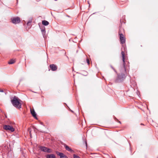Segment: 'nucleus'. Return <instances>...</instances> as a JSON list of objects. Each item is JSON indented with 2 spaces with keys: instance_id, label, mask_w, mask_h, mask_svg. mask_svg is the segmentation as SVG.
I'll list each match as a JSON object with an SVG mask.
<instances>
[{
  "instance_id": "1",
  "label": "nucleus",
  "mask_w": 158,
  "mask_h": 158,
  "mask_svg": "<svg viewBox=\"0 0 158 158\" xmlns=\"http://www.w3.org/2000/svg\"><path fill=\"white\" fill-rule=\"evenodd\" d=\"M22 101L18 97L14 96L11 100V102L13 106L19 109L21 108Z\"/></svg>"
},
{
  "instance_id": "2",
  "label": "nucleus",
  "mask_w": 158,
  "mask_h": 158,
  "mask_svg": "<svg viewBox=\"0 0 158 158\" xmlns=\"http://www.w3.org/2000/svg\"><path fill=\"white\" fill-rule=\"evenodd\" d=\"M3 128L6 130L12 132L15 131V129L13 127L10 125H5L3 126Z\"/></svg>"
},
{
  "instance_id": "3",
  "label": "nucleus",
  "mask_w": 158,
  "mask_h": 158,
  "mask_svg": "<svg viewBox=\"0 0 158 158\" xmlns=\"http://www.w3.org/2000/svg\"><path fill=\"white\" fill-rule=\"evenodd\" d=\"M40 148L43 152H47L48 153H51L52 152L51 150L48 148L45 147L40 146Z\"/></svg>"
},
{
  "instance_id": "4",
  "label": "nucleus",
  "mask_w": 158,
  "mask_h": 158,
  "mask_svg": "<svg viewBox=\"0 0 158 158\" xmlns=\"http://www.w3.org/2000/svg\"><path fill=\"white\" fill-rule=\"evenodd\" d=\"M120 40L121 44H123L125 42V39L122 33H119Z\"/></svg>"
},
{
  "instance_id": "5",
  "label": "nucleus",
  "mask_w": 158,
  "mask_h": 158,
  "mask_svg": "<svg viewBox=\"0 0 158 158\" xmlns=\"http://www.w3.org/2000/svg\"><path fill=\"white\" fill-rule=\"evenodd\" d=\"M20 18L19 17L14 18L12 19V22L13 23H18L20 22Z\"/></svg>"
},
{
  "instance_id": "6",
  "label": "nucleus",
  "mask_w": 158,
  "mask_h": 158,
  "mask_svg": "<svg viewBox=\"0 0 158 158\" xmlns=\"http://www.w3.org/2000/svg\"><path fill=\"white\" fill-rule=\"evenodd\" d=\"M121 54L122 55V60L123 62V67L125 68V54L123 51L121 52Z\"/></svg>"
},
{
  "instance_id": "7",
  "label": "nucleus",
  "mask_w": 158,
  "mask_h": 158,
  "mask_svg": "<svg viewBox=\"0 0 158 158\" xmlns=\"http://www.w3.org/2000/svg\"><path fill=\"white\" fill-rule=\"evenodd\" d=\"M50 68L53 71H55L57 70V66L54 64H52L50 65Z\"/></svg>"
},
{
  "instance_id": "8",
  "label": "nucleus",
  "mask_w": 158,
  "mask_h": 158,
  "mask_svg": "<svg viewBox=\"0 0 158 158\" xmlns=\"http://www.w3.org/2000/svg\"><path fill=\"white\" fill-rule=\"evenodd\" d=\"M31 112L33 117L35 118H37L36 114L34 110L31 109Z\"/></svg>"
},
{
  "instance_id": "9",
  "label": "nucleus",
  "mask_w": 158,
  "mask_h": 158,
  "mask_svg": "<svg viewBox=\"0 0 158 158\" xmlns=\"http://www.w3.org/2000/svg\"><path fill=\"white\" fill-rule=\"evenodd\" d=\"M58 155L60 156V158H68L62 153L59 152Z\"/></svg>"
},
{
  "instance_id": "10",
  "label": "nucleus",
  "mask_w": 158,
  "mask_h": 158,
  "mask_svg": "<svg viewBox=\"0 0 158 158\" xmlns=\"http://www.w3.org/2000/svg\"><path fill=\"white\" fill-rule=\"evenodd\" d=\"M47 158H56L55 156L53 154L48 155L47 156Z\"/></svg>"
},
{
  "instance_id": "11",
  "label": "nucleus",
  "mask_w": 158,
  "mask_h": 158,
  "mask_svg": "<svg viewBox=\"0 0 158 158\" xmlns=\"http://www.w3.org/2000/svg\"><path fill=\"white\" fill-rule=\"evenodd\" d=\"M64 147H65L67 151L71 152H72L73 151V150L71 148H70L68 146H67V145H64Z\"/></svg>"
},
{
  "instance_id": "12",
  "label": "nucleus",
  "mask_w": 158,
  "mask_h": 158,
  "mask_svg": "<svg viewBox=\"0 0 158 158\" xmlns=\"http://www.w3.org/2000/svg\"><path fill=\"white\" fill-rule=\"evenodd\" d=\"M41 30L42 33L43 35V37L44 38V35L45 33V28L44 27L43 28H41Z\"/></svg>"
},
{
  "instance_id": "13",
  "label": "nucleus",
  "mask_w": 158,
  "mask_h": 158,
  "mask_svg": "<svg viewBox=\"0 0 158 158\" xmlns=\"http://www.w3.org/2000/svg\"><path fill=\"white\" fill-rule=\"evenodd\" d=\"M42 24L45 26H47L49 24V22L46 20H43L42 21Z\"/></svg>"
},
{
  "instance_id": "14",
  "label": "nucleus",
  "mask_w": 158,
  "mask_h": 158,
  "mask_svg": "<svg viewBox=\"0 0 158 158\" xmlns=\"http://www.w3.org/2000/svg\"><path fill=\"white\" fill-rule=\"evenodd\" d=\"M15 62V60L13 59L10 60L8 62V64H14Z\"/></svg>"
},
{
  "instance_id": "15",
  "label": "nucleus",
  "mask_w": 158,
  "mask_h": 158,
  "mask_svg": "<svg viewBox=\"0 0 158 158\" xmlns=\"http://www.w3.org/2000/svg\"><path fill=\"white\" fill-rule=\"evenodd\" d=\"M31 22H32V21L31 20H29V21L27 23V25L28 26H30V24L31 23Z\"/></svg>"
},
{
  "instance_id": "16",
  "label": "nucleus",
  "mask_w": 158,
  "mask_h": 158,
  "mask_svg": "<svg viewBox=\"0 0 158 158\" xmlns=\"http://www.w3.org/2000/svg\"><path fill=\"white\" fill-rule=\"evenodd\" d=\"M74 158H80L78 156L76 155L75 154L73 155Z\"/></svg>"
},
{
  "instance_id": "17",
  "label": "nucleus",
  "mask_w": 158,
  "mask_h": 158,
  "mask_svg": "<svg viewBox=\"0 0 158 158\" xmlns=\"http://www.w3.org/2000/svg\"><path fill=\"white\" fill-rule=\"evenodd\" d=\"M86 62L87 63H88V64H89V61L88 58H87L86 59Z\"/></svg>"
},
{
  "instance_id": "18",
  "label": "nucleus",
  "mask_w": 158,
  "mask_h": 158,
  "mask_svg": "<svg viewBox=\"0 0 158 158\" xmlns=\"http://www.w3.org/2000/svg\"><path fill=\"white\" fill-rule=\"evenodd\" d=\"M30 128H29L28 129V130L29 131L30 133V136H31V131H30Z\"/></svg>"
},
{
  "instance_id": "19",
  "label": "nucleus",
  "mask_w": 158,
  "mask_h": 158,
  "mask_svg": "<svg viewBox=\"0 0 158 158\" xmlns=\"http://www.w3.org/2000/svg\"><path fill=\"white\" fill-rule=\"evenodd\" d=\"M0 92H3V90H0Z\"/></svg>"
},
{
  "instance_id": "20",
  "label": "nucleus",
  "mask_w": 158,
  "mask_h": 158,
  "mask_svg": "<svg viewBox=\"0 0 158 158\" xmlns=\"http://www.w3.org/2000/svg\"><path fill=\"white\" fill-rule=\"evenodd\" d=\"M112 68L115 71L114 69L113 68V67H112Z\"/></svg>"
},
{
  "instance_id": "21",
  "label": "nucleus",
  "mask_w": 158,
  "mask_h": 158,
  "mask_svg": "<svg viewBox=\"0 0 158 158\" xmlns=\"http://www.w3.org/2000/svg\"><path fill=\"white\" fill-rule=\"evenodd\" d=\"M86 146H87V143H86Z\"/></svg>"
},
{
  "instance_id": "22",
  "label": "nucleus",
  "mask_w": 158,
  "mask_h": 158,
  "mask_svg": "<svg viewBox=\"0 0 158 158\" xmlns=\"http://www.w3.org/2000/svg\"><path fill=\"white\" fill-rule=\"evenodd\" d=\"M119 122L120 123H121V122H120V121H119Z\"/></svg>"
}]
</instances>
